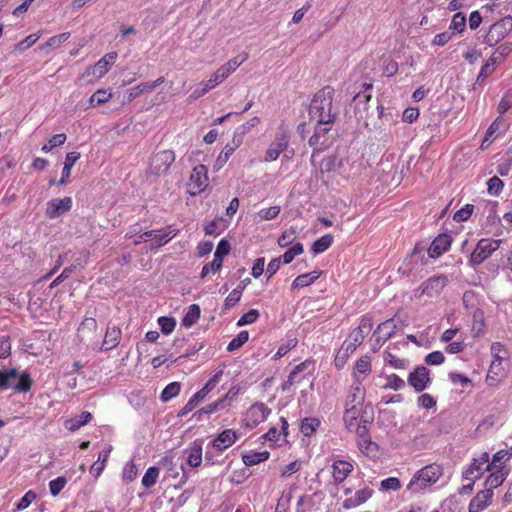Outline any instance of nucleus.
<instances>
[{
    "label": "nucleus",
    "instance_id": "nucleus-48",
    "mask_svg": "<svg viewBox=\"0 0 512 512\" xmlns=\"http://www.w3.org/2000/svg\"><path fill=\"white\" fill-rule=\"evenodd\" d=\"M491 355L493 357L492 362H501L505 359H508V350L507 348L500 342H493L490 347Z\"/></svg>",
    "mask_w": 512,
    "mask_h": 512
},
{
    "label": "nucleus",
    "instance_id": "nucleus-4",
    "mask_svg": "<svg viewBox=\"0 0 512 512\" xmlns=\"http://www.w3.org/2000/svg\"><path fill=\"white\" fill-rule=\"evenodd\" d=\"M271 412L265 403L256 402L246 410L241 420V427L251 430L266 421Z\"/></svg>",
    "mask_w": 512,
    "mask_h": 512
},
{
    "label": "nucleus",
    "instance_id": "nucleus-8",
    "mask_svg": "<svg viewBox=\"0 0 512 512\" xmlns=\"http://www.w3.org/2000/svg\"><path fill=\"white\" fill-rule=\"evenodd\" d=\"M501 242V240L480 239L471 253L470 263L474 266L483 263L500 247Z\"/></svg>",
    "mask_w": 512,
    "mask_h": 512
},
{
    "label": "nucleus",
    "instance_id": "nucleus-61",
    "mask_svg": "<svg viewBox=\"0 0 512 512\" xmlns=\"http://www.w3.org/2000/svg\"><path fill=\"white\" fill-rule=\"evenodd\" d=\"M401 487V481L397 477H389L380 482V490L382 491H398Z\"/></svg>",
    "mask_w": 512,
    "mask_h": 512
},
{
    "label": "nucleus",
    "instance_id": "nucleus-50",
    "mask_svg": "<svg viewBox=\"0 0 512 512\" xmlns=\"http://www.w3.org/2000/svg\"><path fill=\"white\" fill-rule=\"evenodd\" d=\"M19 373L16 369L0 370V391L11 387V380L16 379Z\"/></svg>",
    "mask_w": 512,
    "mask_h": 512
},
{
    "label": "nucleus",
    "instance_id": "nucleus-1",
    "mask_svg": "<svg viewBox=\"0 0 512 512\" xmlns=\"http://www.w3.org/2000/svg\"><path fill=\"white\" fill-rule=\"evenodd\" d=\"M334 89L325 86L313 97L309 106V117L317 124H334L338 112L333 108Z\"/></svg>",
    "mask_w": 512,
    "mask_h": 512
},
{
    "label": "nucleus",
    "instance_id": "nucleus-11",
    "mask_svg": "<svg viewBox=\"0 0 512 512\" xmlns=\"http://www.w3.org/2000/svg\"><path fill=\"white\" fill-rule=\"evenodd\" d=\"M178 234V230H171L166 233H162V230H150L140 234L135 240L134 245H139L143 242L154 241L151 244V249H158L167 244Z\"/></svg>",
    "mask_w": 512,
    "mask_h": 512
},
{
    "label": "nucleus",
    "instance_id": "nucleus-58",
    "mask_svg": "<svg viewBox=\"0 0 512 512\" xmlns=\"http://www.w3.org/2000/svg\"><path fill=\"white\" fill-rule=\"evenodd\" d=\"M66 141V134L60 133L53 135L47 143L42 146V151L45 153L50 152L53 148L61 146Z\"/></svg>",
    "mask_w": 512,
    "mask_h": 512
},
{
    "label": "nucleus",
    "instance_id": "nucleus-2",
    "mask_svg": "<svg viewBox=\"0 0 512 512\" xmlns=\"http://www.w3.org/2000/svg\"><path fill=\"white\" fill-rule=\"evenodd\" d=\"M443 475V467L436 462L430 463L418 470L407 485L411 493H419L435 484Z\"/></svg>",
    "mask_w": 512,
    "mask_h": 512
},
{
    "label": "nucleus",
    "instance_id": "nucleus-35",
    "mask_svg": "<svg viewBox=\"0 0 512 512\" xmlns=\"http://www.w3.org/2000/svg\"><path fill=\"white\" fill-rule=\"evenodd\" d=\"M281 430L279 431L276 427H271L264 435L263 438L266 441L277 443L280 439L281 434L284 436L288 435V421L285 417L280 418Z\"/></svg>",
    "mask_w": 512,
    "mask_h": 512
},
{
    "label": "nucleus",
    "instance_id": "nucleus-3",
    "mask_svg": "<svg viewBox=\"0 0 512 512\" xmlns=\"http://www.w3.org/2000/svg\"><path fill=\"white\" fill-rule=\"evenodd\" d=\"M449 283L448 276L444 274L434 275L421 283L419 288L415 290V296H427L429 298H437L444 291Z\"/></svg>",
    "mask_w": 512,
    "mask_h": 512
},
{
    "label": "nucleus",
    "instance_id": "nucleus-40",
    "mask_svg": "<svg viewBox=\"0 0 512 512\" xmlns=\"http://www.w3.org/2000/svg\"><path fill=\"white\" fill-rule=\"evenodd\" d=\"M201 309L197 304H191L182 318V325L186 328L193 326L200 318Z\"/></svg>",
    "mask_w": 512,
    "mask_h": 512
},
{
    "label": "nucleus",
    "instance_id": "nucleus-30",
    "mask_svg": "<svg viewBox=\"0 0 512 512\" xmlns=\"http://www.w3.org/2000/svg\"><path fill=\"white\" fill-rule=\"evenodd\" d=\"M373 495V490L365 487L357 490L353 497L347 498L343 501V508L351 509L365 503Z\"/></svg>",
    "mask_w": 512,
    "mask_h": 512
},
{
    "label": "nucleus",
    "instance_id": "nucleus-18",
    "mask_svg": "<svg viewBox=\"0 0 512 512\" xmlns=\"http://www.w3.org/2000/svg\"><path fill=\"white\" fill-rule=\"evenodd\" d=\"M399 326L394 318H390L380 323L374 331L375 341L377 344L382 345L398 331Z\"/></svg>",
    "mask_w": 512,
    "mask_h": 512
},
{
    "label": "nucleus",
    "instance_id": "nucleus-43",
    "mask_svg": "<svg viewBox=\"0 0 512 512\" xmlns=\"http://www.w3.org/2000/svg\"><path fill=\"white\" fill-rule=\"evenodd\" d=\"M69 38V32H64L59 35L52 36L40 46V50L45 51L47 49H56L65 43Z\"/></svg>",
    "mask_w": 512,
    "mask_h": 512
},
{
    "label": "nucleus",
    "instance_id": "nucleus-15",
    "mask_svg": "<svg viewBox=\"0 0 512 512\" xmlns=\"http://www.w3.org/2000/svg\"><path fill=\"white\" fill-rule=\"evenodd\" d=\"M333 124H317L314 129L313 135L310 137L308 143L314 148V151L320 152L329 146L327 134L331 131Z\"/></svg>",
    "mask_w": 512,
    "mask_h": 512
},
{
    "label": "nucleus",
    "instance_id": "nucleus-21",
    "mask_svg": "<svg viewBox=\"0 0 512 512\" xmlns=\"http://www.w3.org/2000/svg\"><path fill=\"white\" fill-rule=\"evenodd\" d=\"M372 372V361L371 357L368 355H364L360 357L352 371V376L355 380V383L362 384L363 381L369 376V374Z\"/></svg>",
    "mask_w": 512,
    "mask_h": 512
},
{
    "label": "nucleus",
    "instance_id": "nucleus-19",
    "mask_svg": "<svg viewBox=\"0 0 512 512\" xmlns=\"http://www.w3.org/2000/svg\"><path fill=\"white\" fill-rule=\"evenodd\" d=\"M494 492L484 488L479 491L469 502L468 512H481L486 509L493 500Z\"/></svg>",
    "mask_w": 512,
    "mask_h": 512
},
{
    "label": "nucleus",
    "instance_id": "nucleus-20",
    "mask_svg": "<svg viewBox=\"0 0 512 512\" xmlns=\"http://www.w3.org/2000/svg\"><path fill=\"white\" fill-rule=\"evenodd\" d=\"M452 243V238L450 235L443 233L439 234L430 244L428 248V255L432 259H436L442 256L445 252H447Z\"/></svg>",
    "mask_w": 512,
    "mask_h": 512
},
{
    "label": "nucleus",
    "instance_id": "nucleus-9",
    "mask_svg": "<svg viewBox=\"0 0 512 512\" xmlns=\"http://www.w3.org/2000/svg\"><path fill=\"white\" fill-rule=\"evenodd\" d=\"M489 460L488 452H483L478 458H474L470 465L463 471V479L476 481L481 478L484 472L492 471V464H489Z\"/></svg>",
    "mask_w": 512,
    "mask_h": 512
},
{
    "label": "nucleus",
    "instance_id": "nucleus-6",
    "mask_svg": "<svg viewBox=\"0 0 512 512\" xmlns=\"http://www.w3.org/2000/svg\"><path fill=\"white\" fill-rule=\"evenodd\" d=\"M290 135L284 125L278 127L274 140L270 143L266 150L264 162L276 161L280 154L287 149L289 145Z\"/></svg>",
    "mask_w": 512,
    "mask_h": 512
},
{
    "label": "nucleus",
    "instance_id": "nucleus-64",
    "mask_svg": "<svg viewBox=\"0 0 512 512\" xmlns=\"http://www.w3.org/2000/svg\"><path fill=\"white\" fill-rule=\"evenodd\" d=\"M510 108H512V92L508 91L504 93V95L502 96L498 104L497 110L501 116L505 114Z\"/></svg>",
    "mask_w": 512,
    "mask_h": 512
},
{
    "label": "nucleus",
    "instance_id": "nucleus-39",
    "mask_svg": "<svg viewBox=\"0 0 512 512\" xmlns=\"http://www.w3.org/2000/svg\"><path fill=\"white\" fill-rule=\"evenodd\" d=\"M207 394L204 390L200 389L197 391L187 403L179 410L178 416L184 417L190 413L202 400L206 398Z\"/></svg>",
    "mask_w": 512,
    "mask_h": 512
},
{
    "label": "nucleus",
    "instance_id": "nucleus-31",
    "mask_svg": "<svg viewBox=\"0 0 512 512\" xmlns=\"http://www.w3.org/2000/svg\"><path fill=\"white\" fill-rule=\"evenodd\" d=\"M184 453L187 455V464L192 468H197L202 463V445L197 441L193 442Z\"/></svg>",
    "mask_w": 512,
    "mask_h": 512
},
{
    "label": "nucleus",
    "instance_id": "nucleus-36",
    "mask_svg": "<svg viewBox=\"0 0 512 512\" xmlns=\"http://www.w3.org/2000/svg\"><path fill=\"white\" fill-rule=\"evenodd\" d=\"M97 331V321L94 317H85L78 328V336L81 340L94 336Z\"/></svg>",
    "mask_w": 512,
    "mask_h": 512
},
{
    "label": "nucleus",
    "instance_id": "nucleus-49",
    "mask_svg": "<svg viewBox=\"0 0 512 512\" xmlns=\"http://www.w3.org/2000/svg\"><path fill=\"white\" fill-rule=\"evenodd\" d=\"M332 244H333V236L331 234H326V235H323L322 237H320L319 239H317L313 243L311 249L315 254H319V253H323L327 249H329Z\"/></svg>",
    "mask_w": 512,
    "mask_h": 512
},
{
    "label": "nucleus",
    "instance_id": "nucleus-59",
    "mask_svg": "<svg viewBox=\"0 0 512 512\" xmlns=\"http://www.w3.org/2000/svg\"><path fill=\"white\" fill-rule=\"evenodd\" d=\"M466 17L462 12H457L453 15L449 29L462 33L465 30Z\"/></svg>",
    "mask_w": 512,
    "mask_h": 512
},
{
    "label": "nucleus",
    "instance_id": "nucleus-22",
    "mask_svg": "<svg viewBox=\"0 0 512 512\" xmlns=\"http://www.w3.org/2000/svg\"><path fill=\"white\" fill-rule=\"evenodd\" d=\"M117 59V53L116 52H110L107 53L104 57H102L98 62L95 63V65L85 72V74H94L98 78L103 77L114 65L115 61Z\"/></svg>",
    "mask_w": 512,
    "mask_h": 512
},
{
    "label": "nucleus",
    "instance_id": "nucleus-47",
    "mask_svg": "<svg viewBox=\"0 0 512 512\" xmlns=\"http://www.w3.org/2000/svg\"><path fill=\"white\" fill-rule=\"evenodd\" d=\"M111 98H112L111 92L104 90V89H98L89 98V105L91 107H96L101 104L107 103Z\"/></svg>",
    "mask_w": 512,
    "mask_h": 512
},
{
    "label": "nucleus",
    "instance_id": "nucleus-29",
    "mask_svg": "<svg viewBox=\"0 0 512 512\" xmlns=\"http://www.w3.org/2000/svg\"><path fill=\"white\" fill-rule=\"evenodd\" d=\"M363 339H361L360 334L358 332H352L349 334L348 338L343 342L339 353L343 354V361L353 353L355 350L363 343Z\"/></svg>",
    "mask_w": 512,
    "mask_h": 512
},
{
    "label": "nucleus",
    "instance_id": "nucleus-25",
    "mask_svg": "<svg viewBox=\"0 0 512 512\" xmlns=\"http://www.w3.org/2000/svg\"><path fill=\"white\" fill-rule=\"evenodd\" d=\"M505 377V370L501 362H491L485 377L487 386L496 388Z\"/></svg>",
    "mask_w": 512,
    "mask_h": 512
},
{
    "label": "nucleus",
    "instance_id": "nucleus-26",
    "mask_svg": "<svg viewBox=\"0 0 512 512\" xmlns=\"http://www.w3.org/2000/svg\"><path fill=\"white\" fill-rule=\"evenodd\" d=\"M508 475L509 469L507 467L500 466L499 468H495V470L491 471L489 476L486 478L484 488L491 489V491H493L503 484Z\"/></svg>",
    "mask_w": 512,
    "mask_h": 512
},
{
    "label": "nucleus",
    "instance_id": "nucleus-56",
    "mask_svg": "<svg viewBox=\"0 0 512 512\" xmlns=\"http://www.w3.org/2000/svg\"><path fill=\"white\" fill-rule=\"evenodd\" d=\"M358 446L360 450L366 455H370L378 451V445L373 442L369 436L359 438Z\"/></svg>",
    "mask_w": 512,
    "mask_h": 512
},
{
    "label": "nucleus",
    "instance_id": "nucleus-34",
    "mask_svg": "<svg viewBox=\"0 0 512 512\" xmlns=\"http://www.w3.org/2000/svg\"><path fill=\"white\" fill-rule=\"evenodd\" d=\"M322 271L314 270L309 273L298 275L292 282L291 288H304L313 284L317 279L320 278Z\"/></svg>",
    "mask_w": 512,
    "mask_h": 512
},
{
    "label": "nucleus",
    "instance_id": "nucleus-5",
    "mask_svg": "<svg viewBox=\"0 0 512 512\" xmlns=\"http://www.w3.org/2000/svg\"><path fill=\"white\" fill-rule=\"evenodd\" d=\"M175 158L174 151L170 149L155 153L151 158L147 173L153 176L167 174Z\"/></svg>",
    "mask_w": 512,
    "mask_h": 512
},
{
    "label": "nucleus",
    "instance_id": "nucleus-45",
    "mask_svg": "<svg viewBox=\"0 0 512 512\" xmlns=\"http://www.w3.org/2000/svg\"><path fill=\"white\" fill-rule=\"evenodd\" d=\"M485 329V320L484 313L482 310L477 309L473 313V324H472V333L474 337H478L483 334Z\"/></svg>",
    "mask_w": 512,
    "mask_h": 512
},
{
    "label": "nucleus",
    "instance_id": "nucleus-10",
    "mask_svg": "<svg viewBox=\"0 0 512 512\" xmlns=\"http://www.w3.org/2000/svg\"><path fill=\"white\" fill-rule=\"evenodd\" d=\"M208 184V168L203 164L195 166L187 183L190 195L195 196L200 194L207 188Z\"/></svg>",
    "mask_w": 512,
    "mask_h": 512
},
{
    "label": "nucleus",
    "instance_id": "nucleus-62",
    "mask_svg": "<svg viewBox=\"0 0 512 512\" xmlns=\"http://www.w3.org/2000/svg\"><path fill=\"white\" fill-rule=\"evenodd\" d=\"M243 289L244 287L238 286L229 293L224 301L225 308H232L240 301Z\"/></svg>",
    "mask_w": 512,
    "mask_h": 512
},
{
    "label": "nucleus",
    "instance_id": "nucleus-53",
    "mask_svg": "<svg viewBox=\"0 0 512 512\" xmlns=\"http://www.w3.org/2000/svg\"><path fill=\"white\" fill-rule=\"evenodd\" d=\"M280 211V206L275 205L259 210L256 217L258 218V221H269L275 219L279 215Z\"/></svg>",
    "mask_w": 512,
    "mask_h": 512
},
{
    "label": "nucleus",
    "instance_id": "nucleus-54",
    "mask_svg": "<svg viewBox=\"0 0 512 512\" xmlns=\"http://www.w3.org/2000/svg\"><path fill=\"white\" fill-rule=\"evenodd\" d=\"M160 330L163 334H171L176 327V319L174 317L161 316L157 320Z\"/></svg>",
    "mask_w": 512,
    "mask_h": 512
},
{
    "label": "nucleus",
    "instance_id": "nucleus-60",
    "mask_svg": "<svg viewBox=\"0 0 512 512\" xmlns=\"http://www.w3.org/2000/svg\"><path fill=\"white\" fill-rule=\"evenodd\" d=\"M249 339V333L248 331H241L234 339H232L228 346L227 350L229 352L235 351L239 349L242 345H244Z\"/></svg>",
    "mask_w": 512,
    "mask_h": 512
},
{
    "label": "nucleus",
    "instance_id": "nucleus-52",
    "mask_svg": "<svg viewBox=\"0 0 512 512\" xmlns=\"http://www.w3.org/2000/svg\"><path fill=\"white\" fill-rule=\"evenodd\" d=\"M405 386V381L402 378H400L397 374L393 373L386 376V383L383 386V388L398 391L405 388Z\"/></svg>",
    "mask_w": 512,
    "mask_h": 512
},
{
    "label": "nucleus",
    "instance_id": "nucleus-17",
    "mask_svg": "<svg viewBox=\"0 0 512 512\" xmlns=\"http://www.w3.org/2000/svg\"><path fill=\"white\" fill-rule=\"evenodd\" d=\"M331 473L334 484L339 485L343 483L348 476L353 472L354 465L352 462L343 459H334L331 465Z\"/></svg>",
    "mask_w": 512,
    "mask_h": 512
},
{
    "label": "nucleus",
    "instance_id": "nucleus-27",
    "mask_svg": "<svg viewBox=\"0 0 512 512\" xmlns=\"http://www.w3.org/2000/svg\"><path fill=\"white\" fill-rule=\"evenodd\" d=\"M121 337H122V331L119 327H117L115 325L111 326V327H107L105 336H104V339L102 342L101 350L109 351V350L116 348L121 341Z\"/></svg>",
    "mask_w": 512,
    "mask_h": 512
},
{
    "label": "nucleus",
    "instance_id": "nucleus-51",
    "mask_svg": "<svg viewBox=\"0 0 512 512\" xmlns=\"http://www.w3.org/2000/svg\"><path fill=\"white\" fill-rule=\"evenodd\" d=\"M159 477V469L155 466L149 467L142 477V485L145 488H151L157 483Z\"/></svg>",
    "mask_w": 512,
    "mask_h": 512
},
{
    "label": "nucleus",
    "instance_id": "nucleus-24",
    "mask_svg": "<svg viewBox=\"0 0 512 512\" xmlns=\"http://www.w3.org/2000/svg\"><path fill=\"white\" fill-rule=\"evenodd\" d=\"M310 366H312V362L308 360L296 365L290 372L287 380L282 384V390H290L295 384L301 383L304 380V375L302 373Z\"/></svg>",
    "mask_w": 512,
    "mask_h": 512
},
{
    "label": "nucleus",
    "instance_id": "nucleus-14",
    "mask_svg": "<svg viewBox=\"0 0 512 512\" xmlns=\"http://www.w3.org/2000/svg\"><path fill=\"white\" fill-rule=\"evenodd\" d=\"M431 383L430 371L427 367L419 365L408 375V384L417 392H423Z\"/></svg>",
    "mask_w": 512,
    "mask_h": 512
},
{
    "label": "nucleus",
    "instance_id": "nucleus-38",
    "mask_svg": "<svg viewBox=\"0 0 512 512\" xmlns=\"http://www.w3.org/2000/svg\"><path fill=\"white\" fill-rule=\"evenodd\" d=\"M384 362L395 369H406L409 365V361L404 358H399L391 351V345H389L384 351Z\"/></svg>",
    "mask_w": 512,
    "mask_h": 512
},
{
    "label": "nucleus",
    "instance_id": "nucleus-13",
    "mask_svg": "<svg viewBox=\"0 0 512 512\" xmlns=\"http://www.w3.org/2000/svg\"><path fill=\"white\" fill-rule=\"evenodd\" d=\"M230 249H231V246L227 240H225V239L220 240V242L217 245L216 251L214 253L213 260L210 263L205 264L202 267V271L200 274L201 278H204L209 272H213V273L218 272L222 267L224 256L229 254Z\"/></svg>",
    "mask_w": 512,
    "mask_h": 512
},
{
    "label": "nucleus",
    "instance_id": "nucleus-57",
    "mask_svg": "<svg viewBox=\"0 0 512 512\" xmlns=\"http://www.w3.org/2000/svg\"><path fill=\"white\" fill-rule=\"evenodd\" d=\"M504 125V119L502 116L497 117L491 125L488 127L485 137L483 139V142L481 144V147L484 148L485 142L492 139L494 137V134L500 130V128Z\"/></svg>",
    "mask_w": 512,
    "mask_h": 512
},
{
    "label": "nucleus",
    "instance_id": "nucleus-42",
    "mask_svg": "<svg viewBox=\"0 0 512 512\" xmlns=\"http://www.w3.org/2000/svg\"><path fill=\"white\" fill-rule=\"evenodd\" d=\"M321 422L316 417H306L301 421L300 431L304 436H311L316 432Z\"/></svg>",
    "mask_w": 512,
    "mask_h": 512
},
{
    "label": "nucleus",
    "instance_id": "nucleus-55",
    "mask_svg": "<svg viewBox=\"0 0 512 512\" xmlns=\"http://www.w3.org/2000/svg\"><path fill=\"white\" fill-rule=\"evenodd\" d=\"M18 382L14 385V390L16 392H28L32 387V379L27 372H23L21 375H18Z\"/></svg>",
    "mask_w": 512,
    "mask_h": 512
},
{
    "label": "nucleus",
    "instance_id": "nucleus-44",
    "mask_svg": "<svg viewBox=\"0 0 512 512\" xmlns=\"http://www.w3.org/2000/svg\"><path fill=\"white\" fill-rule=\"evenodd\" d=\"M180 391H181V383L177 382V381L171 382L162 390L160 399L162 402H168L171 399L178 396Z\"/></svg>",
    "mask_w": 512,
    "mask_h": 512
},
{
    "label": "nucleus",
    "instance_id": "nucleus-33",
    "mask_svg": "<svg viewBox=\"0 0 512 512\" xmlns=\"http://www.w3.org/2000/svg\"><path fill=\"white\" fill-rule=\"evenodd\" d=\"M80 153L79 152H69L66 154L64 167L62 170V176L60 180H58L57 185H64L69 182V178L71 176V170L74 164L79 160Z\"/></svg>",
    "mask_w": 512,
    "mask_h": 512
},
{
    "label": "nucleus",
    "instance_id": "nucleus-32",
    "mask_svg": "<svg viewBox=\"0 0 512 512\" xmlns=\"http://www.w3.org/2000/svg\"><path fill=\"white\" fill-rule=\"evenodd\" d=\"M92 418L93 416L90 412L84 411L78 416L66 419L64 421V427L71 432H75L81 427L87 425Z\"/></svg>",
    "mask_w": 512,
    "mask_h": 512
},
{
    "label": "nucleus",
    "instance_id": "nucleus-7",
    "mask_svg": "<svg viewBox=\"0 0 512 512\" xmlns=\"http://www.w3.org/2000/svg\"><path fill=\"white\" fill-rule=\"evenodd\" d=\"M512 30V16H506L492 24L484 37V43L490 47L503 40Z\"/></svg>",
    "mask_w": 512,
    "mask_h": 512
},
{
    "label": "nucleus",
    "instance_id": "nucleus-23",
    "mask_svg": "<svg viewBox=\"0 0 512 512\" xmlns=\"http://www.w3.org/2000/svg\"><path fill=\"white\" fill-rule=\"evenodd\" d=\"M238 439L237 433L232 429H225L211 441V446L218 452H223L231 447Z\"/></svg>",
    "mask_w": 512,
    "mask_h": 512
},
{
    "label": "nucleus",
    "instance_id": "nucleus-63",
    "mask_svg": "<svg viewBox=\"0 0 512 512\" xmlns=\"http://www.w3.org/2000/svg\"><path fill=\"white\" fill-rule=\"evenodd\" d=\"M503 187V181L497 176L491 177L487 182L488 193L494 196H498L502 192Z\"/></svg>",
    "mask_w": 512,
    "mask_h": 512
},
{
    "label": "nucleus",
    "instance_id": "nucleus-28",
    "mask_svg": "<svg viewBox=\"0 0 512 512\" xmlns=\"http://www.w3.org/2000/svg\"><path fill=\"white\" fill-rule=\"evenodd\" d=\"M365 389L360 383H353L349 393L347 394L345 406H362L365 400Z\"/></svg>",
    "mask_w": 512,
    "mask_h": 512
},
{
    "label": "nucleus",
    "instance_id": "nucleus-12",
    "mask_svg": "<svg viewBox=\"0 0 512 512\" xmlns=\"http://www.w3.org/2000/svg\"><path fill=\"white\" fill-rule=\"evenodd\" d=\"M247 59V53L237 55L220 66L210 77L219 85L234 73Z\"/></svg>",
    "mask_w": 512,
    "mask_h": 512
},
{
    "label": "nucleus",
    "instance_id": "nucleus-46",
    "mask_svg": "<svg viewBox=\"0 0 512 512\" xmlns=\"http://www.w3.org/2000/svg\"><path fill=\"white\" fill-rule=\"evenodd\" d=\"M110 449L101 451L98 455L97 461L91 466L90 473L95 477H99L105 468L106 462L109 458Z\"/></svg>",
    "mask_w": 512,
    "mask_h": 512
},
{
    "label": "nucleus",
    "instance_id": "nucleus-16",
    "mask_svg": "<svg viewBox=\"0 0 512 512\" xmlns=\"http://www.w3.org/2000/svg\"><path fill=\"white\" fill-rule=\"evenodd\" d=\"M72 203L73 202L71 197L52 199L47 202L45 215L49 219H55L60 215L70 211L72 208Z\"/></svg>",
    "mask_w": 512,
    "mask_h": 512
},
{
    "label": "nucleus",
    "instance_id": "nucleus-37",
    "mask_svg": "<svg viewBox=\"0 0 512 512\" xmlns=\"http://www.w3.org/2000/svg\"><path fill=\"white\" fill-rule=\"evenodd\" d=\"M362 411V406H345L343 421L348 430H352L356 426V421L358 420Z\"/></svg>",
    "mask_w": 512,
    "mask_h": 512
},
{
    "label": "nucleus",
    "instance_id": "nucleus-41",
    "mask_svg": "<svg viewBox=\"0 0 512 512\" xmlns=\"http://www.w3.org/2000/svg\"><path fill=\"white\" fill-rule=\"evenodd\" d=\"M270 453L268 451L251 452L242 456V461L246 466H254L268 460Z\"/></svg>",
    "mask_w": 512,
    "mask_h": 512
}]
</instances>
